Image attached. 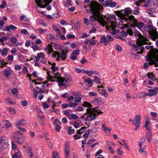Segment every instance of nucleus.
Wrapping results in <instances>:
<instances>
[{
    "label": "nucleus",
    "instance_id": "f257e3e1",
    "mask_svg": "<svg viewBox=\"0 0 158 158\" xmlns=\"http://www.w3.org/2000/svg\"><path fill=\"white\" fill-rule=\"evenodd\" d=\"M87 13L91 12L93 14L90 16L89 21L93 22L97 21L100 23L103 26H105L108 30H112L111 32L115 35L118 31V29H115L116 27V17L112 15L105 20L103 15L101 14V11L103 10L102 5L95 1H91L87 6H85Z\"/></svg>",
    "mask_w": 158,
    "mask_h": 158
},
{
    "label": "nucleus",
    "instance_id": "f03ea898",
    "mask_svg": "<svg viewBox=\"0 0 158 158\" xmlns=\"http://www.w3.org/2000/svg\"><path fill=\"white\" fill-rule=\"evenodd\" d=\"M99 108L98 106H97L94 108L86 109V112L84 114V115L89 114V115L86 116L85 120L90 121L95 119L99 114L102 113V112Z\"/></svg>",
    "mask_w": 158,
    "mask_h": 158
},
{
    "label": "nucleus",
    "instance_id": "7ed1b4c3",
    "mask_svg": "<svg viewBox=\"0 0 158 158\" xmlns=\"http://www.w3.org/2000/svg\"><path fill=\"white\" fill-rule=\"evenodd\" d=\"M49 80L51 81H58L59 86H64L66 84L69 83L71 81L70 76H67L64 78L60 76L59 73L54 74L53 76L49 75Z\"/></svg>",
    "mask_w": 158,
    "mask_h": 158
},
{
    "label": "nucleus",
    "instance_id": "20e7f679",
    "mask_svg": "<svg viewBox=\"0 0 158 158\" xmlns=\"http://www.w3.org/2000/svg\"><path fill=\"white\" fill-rule=\"evenodd\" d=\"M132 10L129 7L126 8L124 10H121L119 11V25L123 24L124 22L130 23L131 20L130 17L131 16L129 15V14H132Z\"/></svg>",
    "mask_w": 158,
    "mask_h": 158
},
{
    "label": "nucleus",
    "instance_id": "39448f33",
    "mask_svg": "<svg viewBox=\"0 0 158 158\" xmlns=\"http://www.w3.org/2000/svg\"><path fill=\"white\" fill-rule=\"evenodd\" d=\"M145 58L147 62H149V65H152L154 64L155 67H158V55L152 50H150Z\"/></svg>",
    "mask_w": 158,
    "mask_h": 158
},
{
    "label": "nucleus",
    "instance_id": "423d86ee",
    "mask_svg": "<svg viewBox=\"0 0 158 158\" xmlns=\"http://www.w3.org/2000/svg\"><path fill=\"white\" fill-rule=\"evenodd\" d=\"M12 137L13 140L19 144H21L24 141L23 135L21 132L17 131L12 134Z\"/></svg>",
    "mask_w": 158,
    "mask_h": 158
},
{
    "label": "nucleus",
    "instance_id": "0eeeda50",
    "mask_svg": "<svg viewBox=\"0 0 158 158\" xmlns=\"http://www.w3.org/2000/svg\"><path fill=\"white\" fill-rule=\"evenodd\" d=\"M52 0H36V3L38 6L41 8H45L47 6V9L48 10H50L51 9V6L49 5Z\"/></svg>",
    "mask_w": 158,
    "mask_h": 158
},
{
    "label": "nucleus",
    "instance_id": "6e6552de",
    "mask_svg": "<svg viewBox=\"0 0 158 158\" xmlns=\"http://www.w3.org/2000/svg\"><path fill=\"white\" fill-rule=\"evenodd\" d=\"M134 35L135 37H138L137 40V44L139 46L148 44L147 39L143 37L138 31L134 32Z\"/></svg>",
    "mask_w": 158,
    "mask_h": 158
},
{
    "label": "nucleus",
    "instance_id": "1a4fd4ad",
    "mask_svg": "<svg viewBox=\"0 0 158 158\" xmlns=\"http://www.w3.org/2000/svg\"><path fill=\"white\" fill-rule=\"evenodd\" d=\"M148 28L150 30L148 31L150 36L152 40L155 41L158 39V31H156V29L152 25H149Z\"/></svg>",
    "mask_w": 158,
    "mask_h": 158
},
{
    "label": "nucleus",
    "instance_id": "9d476101",
    "mask_svg": "<svg viewBox=\"0 0 158 158\" xmlns=\"http://www.w3.org/2000/svg\"><path fill=\"white\" fill-rule=\"evenodd\" d=\"M64 49L65 51L63 52L61 51V52H55L53 54V56L56 57V56H57V58L56 59L57 60H59V58H60L63 60H65L67 56L66 54L68 52L69 49L68 48L65 47Z\"/></svg>",
    "mask_w": 158,
    "mask_h": 158
},
{
    "label": "nucleus",
    "instance_id": "9b49d317",
    "mask_svg": "<svg viewBox=\"0 0 158 158\" xmlns=\"http://www.w3.org/2000/svg\"><path fill=\"white\" fill-rule=\"evenodd\" d=\"M130 18L131 20V23H133V24L131 25L132 27H138L139 29H140L143 27L144 24L143 23L141 22L138 23L137 20L135 18L134 16H131Z\"/></svg>",
    "mask_w": 158,
    "mask_h": 158
},
{
    "label": "nucleus",
    "instance_id": "f8f14e48",
    "mask_svg": "<svg viewBox=\"0 0 158 158\" xmlns=\"http://www.w3.org/2000/svg\"><path fill=\"white\" fill-rule=\"evenodd\" d=\"M104 102V100L102 98L99 97H96L92 101V103L95 105H101Z\"/></svg>",
    "mask_w": 158,
    "mask_h": 158
},
{
    "label": "nucleus",
    "instance_id": "ddd939ff",
    "mask_svg": "<svg viewBox=\"0 0 158 158\" xmlns=\"http://www.w3.org/2000/svg\"><path fill=\"white\" fill-rule=\"evenodd\" d=\"M80 50H75L73 51L71 54L70 58L73 60H75L77 59V56L80 53Z\"/></svg>",
    "mask_w": 158,
    "mask_h": 158
},
{
    "label": "nucleus",
    "instance_id": "4468645a",
    "mask_svg": "<svg viewBox=\"0 0 158 158\" xmlns=\"http://www.w3.org/2000/svg\"><path fill=\"white\" fill-rule=\"evenodd\" d=\"M147 131L146 133V137L149 143H150L151 140L152 139V133L151 132V129L149 127L146 128Z\"/></svg>",
    "mask_w": 158,
    "mask_h": 158
},
{
    "label": "nucleus",
    "instance_id": "2eb2a0df",
    "mask_svg": "<svg viewBox=\"0 0 158 158\" xmlns=\"http://www.w3.org/2000/svg\"><path fill=\"white\" fill-rule=\"evenodd\" d=\"M12 158H23L20 152L18 149H16L14 154L12 155Z\"/></svg>",
    "mask_w": 158,
    "mask_h": 158
},
{
    "label": "nucleus",
    "instance_id": "dca6fc26",
    "mask_svg": "<svg viewBox=\"0 0 158 158\" xmlns=\"http://www.w3.org/2000/svg\"><path fill=\"white\" fill-rule=\"evenodd\" d=\"M27 123V121L24 119L17 120L15 122V124L17 126H23L26 124Z\"/></svg>",
    "mask_w": 158,
    "mask_h": 158
},
{
    "label": "nucleus",
    "instance_id": "f3484780",
    "mask_svg": "<svg viewBox=\"0 0 158 158\" xmlns=\"http://www.w3.org/2000/svg\"><path fill=\"white\" fill-rule=\"evenodd\" d=\"M148 91L150 94L151 96H155L156 95L157 93V92L158 91V87H156L154 88L153 89H149Z\"/></svg>",
    "mask_w": 158,
    "mask_h": 158
},
{
    "label": "nucleus",
    "instance_id": "a211bd4d",
    "mask_svg": "<svg viewBox=\"0 0 158 158\" xmlns=\"http://www.w3.org/2000/svg\"><path fill=\"white\" fill-rule=\"evenodd\" d=\"M52 46L49 44L45 48V50L47 51V54L49 55L53 51Z\"/></svg>",
    "mask_w": 158,
    "mask_h": 158
},
{
    "label": "nucleus",
    "instance_id": "6ab92c4d",
    "mask_svg": "<svg viewBox=\"0 0 158 158\" xmlns=\"http://www.w3.org/2000/svg\"><path fill=\"white\" fill-rule=\"evenodd\" d=\"M37 116L39 117L38 120L40 123L41 125L43 126L45 123V119L44 116H40L39 114L37 115Z\"/></svg>",
    "mask_w": 158,
    "mask_h": 158
},
{
    "label": "nucleus",
    "instance_id": "aec40b11",
    "mask_svg": "<svg viewBox=\"0 0 158 158\" xmlns=\"http://www.w3.org/2000/svg\"><path fill=\"white\" fill-rule=\"evenodd\" d=\"M84 82L86 83V85L89 87H92L93 85L92 81L89 78L84 79Z\"/></svg>",
    "mask_w": 158,
    "mask_h": 158
},
{
    "label": "nucleus",
    "instance_id": "412c9836",
    "mask_svg": "<svg viewBox=\"0 0 158 158\" xmlns=\"http://www.w3.org/2000/svg\"><path fill=\"white\" fill-rule=\"evenodd\" d=\"M48 63L49 64L52 65L51 67V69L53 72L57 71L59 69L58 67L55 66L56 63H55L53 64H51L49 62H48Z\"/></svg>",
    "mask_w": 158,
    "mask_h": 158
},
{
    "label": "nucleus",
    "instance_id": "4be33fe9",
    "mask_svg": "<svg viewBox=\"0 0 158 158\" xmlns=\"http://www.w3.org/2000/svg\"><path fill=\"white\" fill-rule=\"evenodd\" d=\"M100 42L102 43L107 44L109 42V41L106 38L105 35H103L101 38Z\"/></svg>",
    "mask_w": 158,
    "mask_h": 158
},
{
    "label": "nucleus",
    "instance_id": "5701e85b",
    "mask_svg": "<svg viewBox=\"0 0 158 158\" xmlns=\"http://www.w3.org/2000/svg\"><path fill=\"white\" fill-rule=\"evenodd\" d=\"M147 75L148 76V78L151 79L153 81H156V78L155 77L154 74L152 73H149L147 74Z\"/></svg>",
    "mask_w": 158,
    "mask_h": 158
},
{
    "label": "nucleus",
    "instance_id": "b1692460",
    "mask_svg": "<svg viewBox=\"0 0 158 158\" xmlns=\"http://www.w3.org/2000/svg\"><path fill=\"white\" fill-rule=\"evenodd\" d=\"M87 128V127H82L80 130H77V132L78 134H81L83 133L86 130Z\"/></svg>",
    "mask_w": 158,
    "mask_h": 158
},
{
    "label": "nucleus",
    "instance_id": "393cba45",
    "mask_svg": "<svg viewBox=\"0 0 158 158\" xmlns=\"http://www.w3.org/2000/svg\"><path fill=\"white\" fill-rule=\"evenodd\" d=\"M3 73L4 74V75L7 77H9L10 75L11 74L10 72L8 70L6 69H5L4 70Z\"/></svg>",
    "mask_w": 158,
    "mask_h": 158
},
{
    "label": "nucleus",
    "instance_id": "a878e982",
    "mask_svg": "<svg viewBox=\"0 0 158 158\" xmlns=\"http://www.w3.org/2000/svg\"><path fill=\"white\" fill-rule=\"evenodd\" d=\"M82 105L84 107H89V108H91V107H92V105L89 102L86 101L84 102Z\"/></svg>",
    "mask_w": 158,
    "mask_h": 158
},
{
    "label": "nucleus",
    "instance_id": "bb28decb",
    "mask_svg": "<svg viewBox=\"0 0 158 158\" xmlns=\"http://www.w3.org/2000/svg\"><path fill=\"white\" fill-rule=\"evenodd\" d=\"M6 109L11 114H15L16 112L14 109L13 108L10 107L9 108H7Z\"/></svg>",
    "mask_w": 158,
    "mask_h": 158
},
{
    "label": "nucleus",
    "instance_id": "cd10ccee",
    "mask_svg": "<svg viewBox=\"0 0 158 158\" xmlns=\"http://www.w3.org/2000/svg\"><path fill=\"white\" fill-rule=\"evenodd\" d=\"M146 141V139L145 138H141L139 142V148L142 147V144L145 143Z\"/></svg>",
    "mask_w": 158,
    "mask_h": 158
},
{
    "label": "nucleus",
    "instance_id": "c85d7f7f",
    "mask_svg": "<svg viewBox=\"0 0 158 158\" xmlns=\"http://www.w3.org/2000/svg\"><path fill=\"white\" fill-rule=\"evenodd\" d=\"M116 5L115 2H113L112 0H110L109 1V6L111 8L115 7Z\"/></svg>",
    "mask_w": 158,
    "mask_h": 158
},
{
    "label": "nucleus",
    "instance_id": "c756f323",
    "mask_svg": "<svg viewBox=\"0 0 158 158\" xmlns=\"http://www.w3.org/2000/svg\"><path fill=\"white\" fill-rule=\"evenodd\" d=\"M140 8L139 7L137 6L135 8V9L133 11L134 14L135 15H138L139 14Z\"/></svg>",
    "mask_w": 158,
    "mask_h": 158
},
{
    "label": "nucleus",
    "instance_id": "7c9ffc66",
    "mask_svg": "<svg viewBox=\"0 0 158 158\" xmlns=\"http://www.w3.org/2000/svg\"><path fill=\"white\" fill-rule=\"evenodd\" d=\"M75 131V130L73 129H72L71 127H69L68 129L67 134L68 135H70L73 133Z\"/></svg>",
    "mask_w": 158,
    "mask_h": 158
},
{
    "label": "nucleus",
    "instance_id": "2f4dec72",
    "mask_svg": "<svg viewBox=\"0 0 158 158\" xmlns=\"http://www.w3.org/2000/svg\"><path fill=\"white\" fill-rule=\"evenodd\" d=\"M140 49L141 52H137V54H141L142 53L144 50V48L143 47H139V48H136L135 49L136 51H138L139 49Z\"/></svg>",
    "mask_w": 158,
    "mask_h": 158
},
{
    "label": "nucleus",
    "instance_id": "473e14b6",
    "mask_svg": "<svg viewBox=\"0 0 158 158\" xmlns=\"http://www.w3.org/2000/svg\"><path fill=\"white\" fill-rule=\"evenodd\" d=\"M37 31H38V33L40 34L45 33L47 31V30L46 29H43L41 28H38L37 29Z\"/></svg>",
    "mask_w": 158,
    "mask_h": 158
},
{
    "label": "nucleus",
    "instance_id": "72a5a7b5",
    "mask_svg": "<svg viewBox=\"0 0 158 158\" xmlns=\"http://www.w3.org/2000/svg\"><path fill=\"white\" fill-rule=\"evenodd\" d=\"M10 40L11 42L14 44H15L18 41V39L15 37H11Z\"/></svg>",
    "mask_w": 158,
    "mask_h": 158
},
{
    "label": "nucleus",
    "instance_id": "f704fd0d",
    "mask_svg": "<svg viewBox=\"0 0 158 158\" xmlns=\"http://www.w3.org/2000/svg\"><path fill=\"white\" fill-rule=\"evenodd\" d=\"M61 124V123L58 118H56L54 122L53 125L55 126L60 125Z\"/></svg>",
    "mask_w": 158,
    "mask_h": 158
},
{
    "label": "nucleus",
    "instance_id": "c9c22d12",
    "mask_svg": "<svg viewBox=\"0 0 158 158\" xmlns=\"http://www.w3.org/2000/svg\"><path fill=\"white\" fill-rule=\"evenodd\" d=\"M94 81L97 84H99L100 82V79L97 76L94 77Z\"/></svg>",
    "mask_w": 158,
    "mask_h": 158
},
{
    "label": "nucleus",
    "instance_id": "e433bc0d",
    "mask_svg": "<svg viewBox=\"0 0 158 158\" xmlns=\"http://www.w3.org/2000/svg\"><path fill=\"white\" fill-rule=\"evenodd\" d=\"M53 158H59V153L55 151L53 152L52 155Z\"/></svg>",
    "mask_w": 158,
    "mask_h": 158
},
{
    "label": "nucleus",
    "instance_id": "4c0bfd02",
    "mask_svg": "<svg viewBox=\"0 0 158 158\" xmlns=\"http://www.w3.org/2000/svg\"><path fill=\"white\" fill-rule=\"evenodd\" d=\"M35 43H32L31 44V47L34 50V51H35L38 48V46Z\"/></svg>",
    "mask_w": 158,
    "mask_h": 158
},
{
    "label": "nucleus",
    "instance_id": "58836bf2",
    "mask_svg": "<svg viewBox=\"0 0 158 158\" xmlns=\"http://www.w3.org/2000/svg\"><path fill=\"white\" fill-rule=\"evenodd\" d=\"M1 55L4 56L5 55H6L7 52V50L6 48H3L1 51Z\"/></svg>",
    "mask_w": 158,
    "mask_h": 158
},
{
    "label": "nucleus",
    "instance_id": "ea45409f",
    "mask_svg": "<svg viewBox=\"0 0 158 158\" xmlns=\"http://www.w3.org/2000/svg\"><path fill=\"white\" fill-rule=\"evenodd\" d=\"M4 122V124L7 129L9 127H10L11 125L10 124V122L6 120Z\"/></svg>",
    "mask_w": 158,
    "mask_h": 158
},
{
    "label": "nucleus",
    "instance_id": "a19ab883",
    "mask_svg": "<svg viewBox=\"0 0 158 158\" xmlns=\"http://www.w3.org/2000/svg\"><path fill=\"white\" fill-rule=\"evenodd\" d=\"M135 122H140L141 116L140 115H137L135 118Z\"/></svg>",
    "mask_w": 158,
    "mask_h": 158
},
{
    "label": "nucleus",
    "instance_id": "79ce46f5",
    "mask_svg": "<svg viewBox=\"0 0 158 158\" xmlns=\"http://www.w3.org/2000/svg\"><path fill=\"white\" fill-rule=\"evenodd\" d=\"M6 6H7L6 2V1H3L2 4L0 5V8H4Z\"/></svg>",
    "mask_w": 158,
    "mask_h": 158
},
{
    "label": "nucleus",
    "instance_id": "37998d69",
    "mask_svg": "<svg viewBox=\"0 0 158 158\" xmlns=\"http://www.w3.org/2000/svg\"><path fill=\"white\" fill-rule=\"evenodd\" d=\"M37 56L39 58L43 59L45 58V55L42 52H40L37 54Z\"/></svg>",
    "mask_w": 158,
    "mask_h": 158
},
{
    "label": "nucleus",
    "instance_id": "c03bdc74",
    "mask_svg": "<svg viewBox=\"0 0 158 158\" xmlns=\"http://www.w3.org/2000/svg\"><path fill=\"white\" fill-rule=\"evenodd\" d=\"M70 117H71V119H69L70 120H72V119H76L78 118V116L77 115L75 114H71Z\"/></svg>",
    "mask_w": 158,
    "mask_h": 158
},
{
    "label": "nucleus",
    "instance_id": "a18cd8bd",
    "mask_svg": "<svg viewBox=\"0 0 158 158\" xmlns=\"http://www.w3.org/2000/svg\"><path fill=\"white\" fill-rule=\"evenodd\" d=\"M21 103L22 106H27L28 102L27 100H24L22 101L21 102Z\"/></svg>",
    "mask_w": 158,
    "mask_h": 158
},
{
    "label": "nucleus",
    "instance_id": "49530a36",
    "mask_svg": "<svg viewBox=\"0 0 158 158\" xmlns=\"http://www.w3.org/2000/svg\"><path fill=\"white\" fill-rule=\"evenodd\" d=\"M19 50L21 52H22L24 54H26L28 52V50H27L25 49L22 48H19Z\"/></svg>",
    "mask_w": 158,
    "mask_h": 158
},
{
    "label": "nucleus",
    "instance_id": "de8ad7c7",
    "mask_svg": "<svg viewBox=\"0 0 158 158\" xmlns=\"http://www.w3.org/2000/svg\"><path fill=\"white\" fill-rule=\"evenodd\" d=\"M141 122H135L133 124L135 125L136 127L135 129L137 130L138 128L139 127L140 125Z\"/></svg>",
    "mask_w": 158,
    "mask_h": 158
},
{
    "label": "nucleus",
    "instance_id": "09e8293b",
    "mask_svg": "<svg viewBox=\"0 0 158 158\" xmlns=\"http://www.w3.org/2000/svg\"><path fill=\"white\" fill-rule=\"evenodd\" d=\"M8 38L6 36H3L0 38V42L3 43L5 41L7 40Z\"/></svg>",
    "mask_w": 158,
    "mask_h": 158
},
{
    "label": "nucleus",
    "instance_id": "8fccbe9b",
    "mask_svg": "<svg viewBox=\"0 0 158 158\" xmlns=\"http://www.w3.org/2000/svg\"><path fill=\"white\" fill-rule=\"evenodd\" d=\"M81 98L80 97H76L74 101L76 103H80L81 102Z\"/></svg>",
    "mask_w": 158,
    "mask_h": 158
},
{
    "label": "nucleus",
    "instance_id": "3c124183",
    "mask_svg": "<svg viewBox=\"0 0 158 158\" xmlns=\"http://www.w3.org/2000/svg\"><path fill=\"white\" fill-rule=\"evenodd\" d=\"M15 142L14 141H12L11 142V146H12V149H15L17 147V145L15 143Z\"/></svg>",
    "mask_w": 158,
    "mask_h": 158
},
{
    "label": "nucleus",
    "instance_id": "603ef678",
    "mask_svg": "<svg viewBox=\"0 0 158 158\" xmlns=\"http://www.w3.org/2000/svg\"><path fill=\"white\" fill-rule=\"evenodd\" d=\"M64 114L67 116L69 119H71V114H70L69 112L66 110H65L64 111Z\"/></svg>",
    "mask_w": 158,
    "mask_h": 158
},
{
    "label": "nucleus",
    "instance_id": "864d4df0",
    "mask_svg": "<svg viewBox=\"0 0 158 158\" xmlns=\"http://www.w3.org/2000/svg\"><path fill=\"white\" fill-rule=\"evenodd\" d=\"M110 0H107L104 2L103 3V6L105 7H106L109 6V1Z\"/></svg>",
    "mask_w": 158,
    "mask_h": 158
},
{
    "label": "nucleus",
    "instance_id": "5fc2aeb1",
    "mask_svg": "<svg viewBox=\"0 0 158 158\" xmlns=\"http://www.w3.org/2000/svg\"><path fill=\"white\" fill-rule=\"evenodd\" d=\"M89 96H97V94L95 92H89Z\"/></svg>",
    "mask_w": 158,
    "mask_h": 158
},
{
    "label": "nucleus",
    "instance_id": "6e6d98bb",
    "mask_svg": "<svg viewBox=\"0 0 158 158\" xmlns=\"http://www.w3.org/2000/svg\"><path fill=\"white\" fill-rule=\"evenodd\" d=\"M56 25H53L52 26V28L53 29V30L56 31H57L59 34H60V33L59 29L58 28H56Z\"/></svg>",
    "mask_w": 158,
    "mask_h": 158
},
{
    "label": "nucleus",
    "instance_id": "4d7b16f0",
    "mask_svg": "<svg viewBox=\"0 0 158 158\" xmlns=\"http://www.w3.org/2000/svg\"><path fill=\"white\" fill-rule=\"evenodd\" d=\"M94 74L93 71L92 70H87V74L89 76H91Z\"/></svg>",
    "mask_w": 158,
    "mask_h": 158
},
{
    "label": "nucleus",
    "instance_id": "13d9d810",
    "mask_svg": "<svg viewBox=\"0 0 158 158\" xmlns=\"http://www.w3.org/2000/svg\"><path fill=\"white\" fill-rule=\"evenodd\" d=\"M66 3L64 4L65 6L68 7L69 6H71L72 4L71 3V0H66Z\"/></svg>",
    "mask_w": 158,
    "mask_h": 158
},
{
    "label": "nucleus",
    "instance_id": "bf43d9fd",
    "mask_svg": "<svg viewBox=\"0 0 158 158\" xmlns=\"http://www.w3.org/2000/svg\"><path fill=\"white\" fill-rule=\"evenodd\" d=\"M8 138L6 136H2L0 139V141H8Z\"/></svg>",
    "mask_w": 158,
    "mask_h": 158
},
{
    "label": "nucleus",
    "instance_id": "052dcab7",
    "mask_svg": "<svg viewBox=\"0 0 158 158\" xmlns=\"http://www.w3.org/2000/svg\"><path fill=\"white\" fill-rule=\"evenodd\" d=\"M69 104V107H73L77 106L78 104L76 102L70 103Z\"/></svg>",
    "mask_w": 158,
    "mask_h": 158
},
{
    "label": "nucleus",
    "instance_id": "680f3d73",
    "mask_svg": "<svg viewBox=\"0 0 158 158\" xmlns=\"http://www.w3.org/2000/svg\"><path fill=\"white\" fill-rule=\"evenodd\" d=\"M0 142L2 144V146H3V147H4V148H5V147L6 145L8 143V141H0Z\"/></svg>",
    "mask_w": 158,
    "mask_h": 158
},
{
    "label": "nucleus",
    "instance_id": "e2e57ef3",
    "mask_svg": "<svg viewBox=\"0 0 158 158\" xmlns=\"http://www.w3.org/2000/svg\"><path fill=\"white\" fill-rule=\"evenodd\" d=\"M11 93L13 95H16L17 94L18 91L16 89L14 88V89H12L11 90Z\"/></svg>",
    "mask_w": 158,
    "mask_h": 158
},
{
    "label": "nucleus",
    "instance_id": "0e129e2a",
    "mask_svg": "<svg viewBox=\"0 0 158 158\" xmlns=\"http://www.w3.org/2000/svg\"><path fill=\"white\" fill-rule=\"evenodd\" d=\"M7 58L8 61H12L13 60L14 57L13 55H10L7 56Z\"/></svg>",
    "mask_w": 158,
    "mask_h": 158
},
{
    "label": "nucleus",
    "instance_id": "69168bd1",
    "mask_svg": "<svg viewBox=\"0 0 158 158\" xmlns=\"http://www.w3.org/2000/svg\"><path fill=\"white\" fill-rule=\"evenodd\" d=\"M74 98L73 96H70L67 99V101L69 102V103H70L73 101V99Z\"/></svg>",
    "mask_w": 158,
    "mask_h": 158
},
{
    "label": "nucleus",
    "instance_id": "338daca9",
    "mask_svg": "<svg viewBox=\"0 0 158 158\" xmlns=\"http://www.w3.org/2000/svg\"><path fill=\"white\" fill-rule=\"evenodd\" d=\"M102 94L105 97H107L108 96V93L106 92V90L105 89H104L102 90Z\"/></svg>",
    "mask_w": 158,
    "mask_h": 158
},
{
    "label": "nucleus",
    "instance_id": "774afa93",
    "mask_svg": "<svg viewBox=\"0 0 158 158\" xmlns=\"http://www.w3.org/2000/svg\"><path fill=\"white\" fill-rule=\"evenodd\" d=\"M65 154V158H68L69 153V150H64Z\"/></svg>",
    "mask_w": 158,
    "mask_h": 158
}]
</instances>
